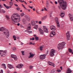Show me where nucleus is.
<instances>
[{"label":"nucleus","instance_id":"f257e3e1","mask_svg":"<svg viewBox=\"0 0 73 73\" xmlns=\"http://www.w3.org/2000/svg\"><path fill=\"white\" fill-rule=\"evenodd\" d=\"M20 17L19 15L17 13L11 16V20L13 24H15V23L17 22H20Z\"/></svg>","mask_w":73,"mask_h":73},{"label":"nucleus","instance_id":"f03ea898","mask_svg":"<svg viewBox=\"0 0 73 73\" xmlns=\"http://www.w3.org/2000/svg\"><path fill=\"white\" fill-rule=\"evenodd\" d=\"M58 2L62 9L65 10L66 8V2H64V0H58Z\"/></svg>","mask_w":73,"mask_h":73},{"label":"nucleus","instance_id":"7ed1b4c3","mask_svg":"<svg viewBox=\"0 0 73 73\" xmlns=\"http://www.w3.org/2000/svg\"><path fill=\"white\" fill-rule=\"evenodd\" d=\"M4 31H5L3 33L6 35V37H8L9 36V33L8 30L7 29H4V28L3 27H2L1 28H0V31L1 32H3Z\"/></svg>","mask_w":73,"mask_h":73},{"label":"nucleus","instance_id":"20e7f679","mask_svg":"<svg viewBox=\"0 0 73 73\" xmlns=\"http://www.w3.org/2000/svg\"><path fill=\"white\" fill-rule=\"evenodd\" d=\"M65 42H63L61 43H59L58 46V49H62L65 46Z\"/></svg>","mask_w":73,"mask_h":73},{"label":"nucleus","instance_id":"39448f33","mask_svg":"<svg viewBox=\"0 0 73 73\" xmlns=\"http://www.w3.org/2000/svg\"><path fill=\"white\" fill-rule=\"evenodd\" d=\"M7 53V51H4L2 50H0V57H4L5 56V55Z\"/></svg>","mask_w":73,"mask_h":73},{"label":"nucleus","instance_id":"423d86ee","mask_svg":"<svg viewBox=\"0 0 73 73\" xmlns=\"http://www.w3.org/2000/svg\"><path fill=\"white\" fill-rule=\"evenodd\" d=\"M54 53H55V50L54 49H52L50 52V55L51 57H53L54 56Z\"/></svg>","mask_w":73,"mask_h":73},{"label":"nucleus","instance_id":"0eeeda50","mask_svg":"<svg viewBox=\"0 0 73 73\" xmlns=\"http://www.w3.org/2000/svg\"><path fill=\"white\" fill-rule=\"evenodd\" d=\"M66 36L67 40H70V35H69V31H67V32L66 33Z\"/></svg>","mask_w":73,"mask_h":73},{"label":"nucleus","instance_id":"6e6552de","mask_svg":"<svg viewBox=\"0 0 73 73\" xmlns=\"http://www.w3.org/2000/svg\"><path fill=\"white\" fill-rule=\"evenodd\" d=\"M55 35L56 33H55V32L52 31L51 32L50 36V37H53Z\"/></svg>","mask_w":73,"mask_h":73},{"label":"nucleus","instance_id":"1a4fd4ad","mask_svg":"<svg viewBox=\"0 0 73 73\" xmlns=\"http://www.w3.org/2000/svg\"><path fill=\"white\" fill-rule=\"evenodd\" d=\"M45 54L41 55L40 56V58L41 60H44L45 58L46 57Z\"/></svg>","mask_w":73,"mask_h":73},{"label":"nucleus","instance_id":"9d476101","mask_svg":"<svg viewBox=\"0 0 73 73\" xmlns=\"http://www.w3.org/2000/svg\"><path fill=\"white\" fill-rule=\"evenodd\" d=\"M50 29H51V30H52V31H56V27H55V26L53 25H52L50 27Z\"/></svg>","mask_w":73,"mask_h":73},{"label":"nucleus","instance_id":"9b49d317","mask_svg":"<svg viewBox=\"0 0 73 73\" xmlns=\"http://www.w3.org/2000/svg\"><path fill=\"white\" fill-rule=\"evenodd\" d=\"M24 66V65L21 64H19L18 66H16L17 68H19V69H21L22 68V67Z\"/></svg>","mask_w":73,"mask_h":73},{"label":"nucleus","instance_id":"f8f14e48","mask_svg":"<svg viewBox=\"0 0 73 73\" xmlns=\"http://www.w3.org/2000/svg\"><path fill=\"white\" fill-rule=\"evenodd\" d=\"M68 16L69 17H70V19L71 21H73V15H71L70 13L68 14Z\"/></svg>","mask_w":73,"mask_h":73},{"label":"nucleus","instance_id":"ddd939ff","mask_svg":"<svg viewBox=\"0 0 73 73\" xmlns=\"http://www.w3.org/2000/svg\"><path fill=\"white\" fill-rule=\"evenodd\" d=\"M11 57L12 58H13L15 60H17V56H16L15 55H11Z\"/></svg>","mask_w":73,"mask_h":73},{"label":"nucleus","instance_id":"4468645a","mask_svg":"<svg viewBox=\"0 0 73 73\" xmlns=\"http://www.w3.org/2000/svg\"><path fill=\"white\" fill-rule=\"evenodd\" d=\"M48 63L49 65H51V66H52L53 67H54V64L52 62H51L50 61H48Z\"/></svg>","mask_w":73,"mask_h":73},{"label":"nucleus","instance_id":"2eb2a0df","mask_svg":"<svg viewBox=\"0 0 73 73\" xmlns=\"http://www.w3.org/2000/svg\"><path fill=\"white\" fill-rule=\"evenodd\" d=\"M72 73V71L69 68H68L67 70L66 71V73Z\"/></svg>","mask_w":73,"mask_h":73},{"label":"nucleus","instance_id":"dca6fc26","mask_svg":"<svg viewBox=\"0 0 73 73\" xmlns=\"http://www.w3.org/2000/svg\"><path fill=\"white\" fill-rule=\"evenodd\" d=\"M8 66L9 69H12V68H13V66L11 65V64H8Z\"/></svg>","mask_w":73,"mask_h":73},{"label":"nucleus","instance_id":"f3484780","mask_svg":"<svg viewBox=\"0 0 73 73\" xmlns=\"http://www.w3.org/2000/svg\"><path fill=\"white\" fill-rule=\"evenodd\" d=\"M46 6L47 8L48 9L49 8V3L48 1H46Z\"/></svg>","mask_w":73,"mask_h":73},{"label":"nucleus","instance_id":"a211bd4d","mask_svg":"<svg viewBox=\"0 0 73 73\" xmlns=\"http://www.w3.org/2000/svg\"><path fill=\"white\" fill-rule=\"evenodd\" d=\"M25 17L26 19H27V20H28V21H29V20H30V19L29 17V16H28L27 15H26L25 16Z\"/></svg>","mask_w":73,"mask_h":73},{"label":"nucleus","instance_id":"6ab92c4d","mask_svg":"<svg viewBox=\"0 0 73 73\" xmlns=\"http://www.w3.org/2000/svg\"><path fill=\"white\" fill-rule=\"evenodd\" d=\"M60 15L61 17L63 18L65 15V14H64V13H62L60 14Z\"/></svg>","mask_w":73,"mask_h":73},{"label":"nucleus","instance_id":"aec40b11","mask_svg":"<svg viewBox=\"0 0 73 73\" xmlns=\"http://www.w3.org/2000/svg\"><path fill=\"white\" fill-rule=\"evenodd\" d=\"M29 25L30 26H29L27 28V29L28 31H30V30H31V25L30 24Z\"/></svg>","mask_w":73,"mask_h":73},{"label":"nucleus","instance_id":"412c9836","mask_svg":"<svg viewBox=\"0 0 73 73\" xmlns=\"http://www.w3.org/2000/svg\"><path fill=\"white\" fill-rule=\"evenodd\" d=\"M2 66H3V68L5 69H6V66H5V64H2Z\"/></svg>","mask_w":73,"mask_h":73},{"label":"nucleus","instance_id":"4be33fe9","mask_svg":"<svg viewBox=\"0 0 73 73\" xmlns=\"http://www.w3.org/2000/svg\"><path fill=\"white\" fill-rule=\"evenodd\" d=\"M56 26L57 27L59 28L60 27V24H59V22H56Z\"/></svg>","mask_w":73,"mask_h":73},{"label":"nucleus","instance_id":"5701e85b","mask_svg":"<svg viewBox=\"0 0 73 73\" xmlns=\"http://www.w3.org/2000/svg\"><path fill=\"white\" fill-rule=\"evenodd\" d=\"M30 57H29V58H30V57H33V56H35V55L34 54H31V53H30Z\"/></svg>","mask_w":73,"mask_h":73},{"label":"nucleus","instance_id":"b1692460","mask_svg":"<svg viewBox=\"0 0 73 73\" xmlns=\"http://www.w3.org/2000/svg\"><path fill=\"white\" fill-rule=\"evenodd\" d=\"M22 21L23 23V24H25V22L26 21V20H25V19H23L22 20Z\"/></svg>","mask_w":73,"mask_h":73},{"label":"nucleus","instance_id":"393cba45","mask_svg":"<svg viewBox=\"0 0 73 73\" xmlns=\"http://www.w3.org/2000/svg\"><path fill=\"white\" fill-rule=\"evenodd\" d=\"M35 21H31V24L33 26L34 25H35Z\"/></svg>","mask_w":73,"mask_h":73},{"label":"nucleus","instance_id":"a878e982","mask_svg":"<svg viewBox=\"0 0 73 73\" xmlns=\"http://www.w3.org/2000/svg\"><path fill=\"white\" fill-rule=\"evenodd\" d=\"M39 31L41 34H43V31L42 29H39Z\"/></svg>","mask_w":73,"mask_h":73},{"label":"nucleus","instance_id":"bb28decb","mask_svg":"<svg viewBox=\"0 0 73 73\" xmlns=\"http://www.w3.org/2000/svg\"><path fill=\"white\" fill-rule=\"evenodd\" d=\"M1 12H3V13H5L6 12L5 11H4V9H2L1 10V9H0V13H1Z\"/></svg>","mask_w":73,"mask_h":73},{"label":"nucleus","instance_id":"cd10ccee","mask_svg":"<svg viewBox=\"0 0 73 73\" xmlns=\"http://www.w3.org/2000/svg\"><path fill=\"white\" fill-rule=\"evenodd\" d=\"M37 28H38V25H35L34 27V28L36 29H37Z\"/></svg>","mask_w":73,"mask_h":73},{"label":"nucleus","instance_id":"c85d7f7f","mask_svg":"<svg viewBox=\"0 0 73 73\" xmlns=\"http://www.w3.org/2000/svg\"><path fill=\"white\" fill-rule=\"evenodd\" d=\"M43 30H44V32H46V26H43Z\"/></svg>","mask_w":73,"mask_h":73},{"label":"nucleus","instance_id":"c756f323","mask_svg":"<svg viewBox=\"0 0 73 73\" xmlns=\"http://www.w3.org/2000/svg\"><path fill=\"white\" fill-rule=\"evenodd\" d=\"M44 46H40V50H42V48Z\"/></svg>","mask_w":73,"mask_h":73},{"label":"nucleus","instance_id":"7c9ffc66","mask_svg":"<svg viewBox=\"0 0 73 73\" xmlns=\"http://www.w3.org/2000/svg\"><path fill=\"white\" fill-rule=\"evenodd\" d=\"M55 21L56 23H57L58 22V18L57 17H56L55 19Z\"/></svg>","mask_w":73,"mask_h":73},{"label":"nucleus","instance_id":"2f4dec72","mask_svg":"<svg viewBox=\"0 0 73 73\" xmlns=\"http://www.w3.org/2000/svg\"><path fill=\"white\" fill-rule=\"evenodd\" d=\"M50 73H56L55 72V70H53L51 71Z\"/></svg>","mask_w":73,"mask_h":73},{"label":"nucleus","instance_id":"473e14b6","mask_svg":"<svg viewBox=\"0 0 73 73\" xmlns=\"http://www.w3.org/2000/svg\"><path fill=\"white\" fill-rule=\"evenodd\" d=\"M49 32V30L47 28H46V33H48Z\"/></svg>","mask_w":73,"mask_h":73},{"label":"nucleus","instance_id":"72a5a7b5","mask_svg":"<svg viewBox=\"0 0 73 73\" xmlns=\"http://www.w3.org/2000/svg\"><path fill=\"white\" fill-rule=\"evenodd\" d=\"M68 50H69V52H70V53H72V49H70V48H68Z\"/></svg>","mask_w":73,"mask_h":73},{"label":"nucleus","instance_id":"f704fd0d","mask_svg":"<svg viewBox=\"0 0 73 73\" xmlns=\"http://www.w3.org/2000/svg\"><path fill=\"white\" fill-rule=\"evenodd\" d=\"M25 14L24 13H22L21 14V17H23V16H24Z\"/></svg>","mask_w":73,"mask_h":73},{"label":"nucleus","instance_id":"c9c22d12","mask_svg":"<svg viewBox=\"0 0 73 73\" xmlns=\"http://www.w3.org/2000/svg\"><path fill=\"white\" fill-rule=\"evenodd\" d=\"M13 37L14 39V40H16V37L14 35L13 36Z\"/></svg>","mask_w":73,"mask_h":73},{"label":"nucleus","instance_id":"e433bc0d","mask_svg":"<svg viewBox=\"0 0 73 73\" xmlns=\"http://www.w3.org/2000/svg\"><path fill=\"white\" fill-rule=\"evenodd\" d=\"M27 32L28 33H32V31H27V30H25V32Z\"/></svg>","mask_w":73,"mask_h":73},{"label":"nucleus","instance_id":"4c0bfd02","mask_svg":"<svg viewBox=\"0 0 73 73\" xmlns=\"http://www.w3.org/2000/svg\"><path fill=\"white\" fill-rule=\"evenodd\" d=\"M52 13H49V16L50 17V18H52Z\"/></svg>","mask_w":73,"mask_h":73},{"label":"nucleus","instance_id":"58836bf2","mask_svg":"<svg viewBox=\"0 0 73 73\" xmlns=\"http://www.w3.org/2000/svg\"><path fill=\"white\" fill-rule=\"evenodd\" d=\"M21 53H22V55L23 56H24V55H25V54H24V51H22Z\"/></svg>","mask_w":73,"mask_h":73},{"label":"nucleus","instance_id":"ea45409f","mask_svg":"<svg viewBox=\"0 0 73 73\" xmlns=\"http://www.w3.org/2000/svg\"><path fill=\"white\" fill-rule=\"evenodd\" d=\"M9 4H10V5H13V3H12V1H11L9 3Z\"/></svg>","mask_w":73,"mask_h":73},{"label":"nucleus","instance_id":"a19ab883","mask_svg":"<svg viewBox=\"0 0 73 73\" xmlns=\"http://www.w3.org/2000/svg\"><path fill=\"white\" fill-rule=\"evenodd\" d=\"M61 70H56V72H61Z\"/></svg>","mask_w":73,"mask_h":73},{"label":"nucleus","instance_id":"79ce46f5","mask_svg":"<svg viewBox=\"0 0 73 73\" xmlns=\"http://www.w3.org/2000/svg\"><path fill=\"white\" fill-rule=\"evenodd\" d=\"M35 39L36 40H38V37L37 36H36L35 37Z\"/></svg>","mask_w":73,"mask_h":73},{"label":"nucleus","instance_id":"37998d69","mask_svg":"<svg viewBox=\"0 0 73 73\" xmlns=\"http://www.w3.org/2000/svg\"><path fill=\"white\" fill-rule=\"evenodd\" d=\"M7 19L8 20V19H9V16L6 15V16Z\"/></svg>","mask_w":73,"mask_h":73},{"label":"nucleus","instance_id":"c03bdc74","mask_svg":"<svg viewBox=\"0 0 73 73\" xmlns=\"http://www.w3.org/2000/svg\"><path fill=\"white\" fill-rule=\"evenodd\" d=\"M33 68V66H30L29 67V69H32Z\"/></svg>","mask_w":73,"mask_h":73},{"label":"nucleus","instance_id":"a18cd8bd","mask_svg":"<svg viewBox=\"0 0 73 73\" xmlns=\"http://www.w3.org/2000/svg\"><path fill=\"white\" fill-rule=\"evenodd\" d=\"M13 50H14V51H15V50H16V48H15V47L13 48Z\"/></svg>","mask_w":73,"mask_h":73},{"label":"nucleus","instance_id":"49530a36","mask_svg":"<svg viewBox=\"0 0 73 73\" xmlns=\"http://www.w3.org/2000/svg\"><path fill=\"white\" fill-rule=\"evenodd\" d=\"M17 10H18V11H20V8H19V7H17Z\"/></svg>","mask_w":73,"mask_h":73},{"label":"nucleus","instance_id":"de8ad7c7","mask_svg":"<svg viewBox=\"0 0 73 73\" xmlns=\"http://www.w3.org/2000/svg\"><path fill=\"white\" fill-rule=\"evenodd\" d=\"M0 73H3V70H1Z\"/></svg>","mask_w":73,"mask_h":73},{"label":"nucleus","instance_id":"09e8293b","mask_svg":"<svg viewBox=\"0 0 73 73\" xmlns=\"http://www.w3.org/2000/svg\"><path fill=\"white\" fill-rule=\"evenodd\" d=\"M3 7V6L1 5V4L0 3V7L1 8Z\"/></svg>","mask_w":73,"mask_h":73},{"label":"nucleus","instance_id":"8fccbe9b","mask_svg":"<svg viewBox=\"0 0 73 73\" xmlns=\"http://www.w3.org/2000/svg\"><path fill=\"white\" fill-rule=\"evenodd\" d=\"M58 7L59 9H61V7H60V6L59 5L58 6Z\"/></svg>","mask_w":73,"mask_h":73},{"label":"nucleus","instance_id":"3c124183","mask_svg":"<svg viewBox=\"0 0 73 73\" xmlns=\"http://www.w3.org/2000/svg\"><path fill=\"white\" fill-rule=\"evenodd\" d=\"M39 24H41V21H39Z\"/></svg>","mask_w":73,"mask_h":73},{"label":"nucleus","instance_id":"603ef678","mask_svg":"<svg viewBox=\"0 0 73 73\" xmlns=\"http://www.w3.org/2000/svg\"><path fill=\"white\" fill-rule=\"evenodd\" d=\"M19 1H20V2H21V3H23V2H24V1L19 0Z\"/></svg>","mask_w":73,"mask_h":73},{"label":"nucleus","instance_id":"864d4df0","mask_svg":"<svg viewBox=\"0 0 73 73\" xmlns=\"http://www.w3.org/2000/svg\"><path fill=\"white\" fill-rule=\"evenodd\" d=\"M48 52H49V51L48 50L46 51V54H48Z\"/></svg>","mask_w":73,"mask_h":73},{"label":"nucleus","instance_id":"5fc2aeb1","mask_svg":"<svg viewBox=\"0 0 73 73\" xmlns=\"http://www.w3.org/2000/svg\"><path fill=\"white\" fill-rule=\"evenodd\" d=\"M15 5L16 7H18V5L17 4H15Z\"/></svg>","mask_w":73,"mask_h":73},{"label":"nucleus","instance_id":"6e6d98bb","mask_svg":"<svg viewBox=\"0 0 73 73\" xmlns=\"http://www.w3.org/2000/svg\"><path fill=\"white\" fill-rule=\"evenodd\" d=\"M55 4H57V2L56 1H55Z\"/></svg>","mask_w":73,"mask_h":73},{"label":"nucleus","instance_id":"4d7b16f0","mask_svg":"<svg viewBox=\"0 0 73 73\" xmlns=\"http://www.w3.org/2000/svg\"><path fill=\"white\" fill-rule=\"evenodd\" d=\"M6 7V8L7 9H9V7H8V6H6V7Z\"/></svg>","mask_w":73,"mask_h":73},{"label":"nucleus","instance_id":"13d9d810","mask_svg":"<svg viewBox=\"0 0 73 73\" xmlns=\"http://www.w3.org/2000/svg\"><path fill=\"white\" fill-rule=\"evenodd\" d=\"M30 44H32L33 45H35V43H34V44H33L31 42L30 43Z\"/></svg>","mask_w":73,"mask_h":73},{"label":"nucleus","instance_id":"bf43d9fd","mask_svg":"<svg viewBox=\"0 0 73 73\" xmlns=\"http://www.w3.org/2000/svg\"><path fill=\"white\" fill-rule=\"evenodd\" d=\"M23 8H25V9H27L25 7V6H24L23 7Z\"/></svg>","mask_w":73,"mask_h":73},{"label":"nucleus","instance_id":"052dcab7","mask_svg":"<svg viewBox=\"0 0 73 73\" xmlns=\"http://www.w3.org/2000/svg\"><path fill=\"white\" fill-rule=\"evenodd\" d=\"M3 5H4V6H5V7H6L7 6L6 5H5V4H4Z\"/></svg>","mask_w":73,"mask_h":73},{"label":"nucleus","instance_id":"680f3d73","mask_svg":"<svg viewBox=\"0 0 73 73\" xmlns=\"http://www.w3.org/2000/svg\"><path fill=\"white\" fill-rule=\"evenodd\" d=\"M35 40V38L33 37V38H32V40Z\"/></svg>","mask_w":73,"mask_h":73},{"label":"nucleus","instance_id":"e2e57ef3","mask_svg":"<svg viewBox=\"0 0 73 73\" xmlns=\"http://www.w3.org/2000/svg\"><path fill=\"white\" fill-rule=\"evenodd\" d=\"M30 8H31V9H33V7H30Z\"/></svg>","mask_w":73,"mask_h":73},{"label":"nucleus","instance_id":"0e129e2a","mask_svg":"<svg viewBox=\"0 0 73 73\" xmlns=\"http://www.w3.org/2000/svg\"><path fill=\"white\" fill-rule=\"evenodd\" d=\"M17 39H18V40H19V39H20V38H19V37H17Z\"/></svg>","mask_w":73,"mask_h":73},{"label":"nucleus","instance_id":"69168bd1","mask_svg":"<svg viewBox=\"0 0 73 73\" xmlns=\"http://www.w3.org/2000/svg\"><path fill=\"white\" fill-rule=\"evenodd\" d=\"M17 25H18V26H19V25H20V23H18Z\"/></svg>","mask_w":73,"mask_h":73},{"label":"nucleus","instance_id":"338daca9","mask_svg":"<svg viewBox=\"0 0 73 73\" xmlns=\"http://www.w3.org/2000/svg\"><path fill=\"white\" fill-rule=\"evenodd\" d=\"M44 11H46V8L45 7H44Z\"/></svg>","mask_w":73,"mask_h":73},{"label":"nucleus","instance_id":"774afa93","mask_svg":"<svg viewBox=\"0 0 73 73\" xmlns=\"http://www.w3.org/2000/svg\"><path fill=\"white\" fill-rule=\"evenodd\" d=\"M24 2H25V4H27V2H26L24 1Z\"/></svg>","mask_w":73,"mask_h":73}]
</instances>
